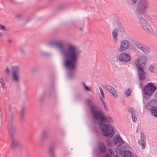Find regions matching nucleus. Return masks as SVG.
Instances as JSON below:
<instances>
[{
	"label": "nucleus",
	"instance_id": "bb28decb",
	"mask_svg": "<svg viewBox=\"0 0 157 157\" xmlns=\"http://www.w3.org/2000/svg\"><path fill=\"white\" fill-rule=\"evenodd\" d=\"M19 49L20 53L22 55H25V52L23 47L22 46H20L19 48Z\"/></svg>",
	"mask_w": 157,
	"mask_h": 157
},
{
	"label": "nucleus",
	"instance_id": "2eb2a0df",
	"mask_svg": "<svg viewBox=\"0 0 157 157\" xmlns=\"http://www.w3.org/2000/svg\"><path fill=\"white\" fill-rule=\"evenodd\" d=\"M113 142L118 147L124 144L125 142L119 134L116 135L114 136Z\"/></svg>",
	"mask_w": 157,
	"mask_h": 157
},
{
	"label": "nucleus",
	"instance_id": "c9c22d12",
	"mask_svg": "<svg viewBox=\"0 0 157 157\" xmlns=\"http://www.w3.org/2000/svg\"><path fill=\"white\" fill-rule=\"evenodd\" d=\"M99 89L100 90V93L101 95L103 97V98H105V95H104V94L103 92L102 89L101 88V87H99Z\"/></svg>",
	"mask_w": 157,
	"mask_h": 157
},
{
	"label": "nucleus",
	"instance_id": "6e6552de",
	"mask_svg": "<svg viewBox=\"0 0 157 157\" xmlns=\"http://www.w3.org/2000/svg\"><path fill=\"white\" fill-rule=\"evenodd\" d=\"M148 6V2L147 0H140L138 4V13H144L147 10Z\"/></svg>",
	"mask_w": 157,
	"mask_h": 157
},
{
	"label": "nucleus",
	"instance_id": "09e8293b",
	"mask_svg": "<svg viewBox=\"0 0 157 157\" xmlns=\"http://www.w3.org/2000/svg\"><path fill=\"white\" fill-rule=\"evenodd\" d=\"M32 70H33V71H36V70H35V69L34 68H33L32 69Z\"/></svg>",
	"mask_w": 157,
	"mask_h": 157
},
{
	"label": "nucleus",
	"instance_id": "cd10ccee",
	"mask_svg": "<svg viewBox=\"0 0 157 157\" xmlns=\"http://www.w3.org/2000/svg\"><path fill=\"white\" fill-rule=\"evenodd\" d=\"M100 99L102 102V104L103 105L105 109V110L106 111H108V108L107 107V105L106 104L104 101L101 97H100Z\"/></svg>",
	"mask_w": 157,
	"mask_h": 157
},
{
	"label": "nucleus",
	"instance_id": "4be33fe9",
	"mask_svg": "<svg viewBox=\"0 0 157 157\" xmlns=\"http://www.w3.org/2000/svg\"><path fill=\"white\" fill-rule=\"evenodd\" d=\"M49 95V96L51 97H54L55 96L56 93L54 89L53 83L50 86Z\"/></svg>",
	"mask_w": 157,
	"mask_h": 157
},
{
	"label": "nucleus",
	"instance_id": "58836bf2",
	"mask_svg": "<svg viewBox=\"0 0 157 157\" xmlns=\"http://www.w3.org/2000/svg\"><path fill=\"white\" fill-rule=\"evenodd\" d=\"M84 89L85 90L87 91H91V89H90V88H89V87H88L87 86H85L84 87Z\"/></svg>",
	"mask_w": 157,
	"mask_h": 157
},
{
	"label": "nucleus",
	"instance_id": "c03bdc74",
	"mask_svg": "<svg viewBox=\"0 0 157 157\" xmlns=\"http://www.w3.org/2000/svg\"><path fill=\"white\" fill-rule=\"evenodd\" d=\"M82 85H83V86H84V87L85 86H86V84H85V82H82Z\"/></svg>",
	"mask_w": 157,
	"mask_h": 157
},
{
	"label": "nucleus",
	"instance_id": "412c9836",
	"mask_svg": "<svg viewBox=\"0 0 157 157\" xmlns=\"http://www.w3.org/2000/svg\"><path fill=\"white\" fill-rule=\"evenodd\" d=\"M140 141L142 149H144L145 147L146 143L145 136L144 133H141Z\"/></svg>",
	"mask_w": 157,
	"mask_h": 157
},
{
	"label": "nucleus",
	"instance_id": "aec40b11",
	"mask_svg": "<svg viewBox=\"0 0 157 157\" xmlns=\"http://www.w3.org/2000/svg\"><path fill=\"white\" fill-rule=\"evenodd\" d=\"M98 147L100 152L103 154L106 153L107 149L104 144L102 142H100L98 145Z\"/></svg>",
	"mask_w": 157,
	"mask_h": 157
},
{
	"label": "nucleus",
	"instance_id": "b1692460",
	"mask_svg": "<svg viewBox=\"0 0 157 157\" xmlns=\"http://www.w3.org/2000/svg\"><path fill=\"white\" fill-rule=\"evenodd\" d=\"M150 110L152 115L157 117V107L155 106H152Z\"/></svg>",
	"mask_w": 157,
	"mask_h": 157
},
{
	"label": "nucleus",
	"instance_id": "a211bd4d",
	"mask_svg": "<svg viewBox=\"0 0 157 157\" xmlns=\"http://www.w3.org/2000/svg\"><path fill=\"white\" fill-rule=\"evenodd\" d=\"M120 154L122 157H133L132 153L128 150L121 151Z\"/></svg>",
	"mask_w": 157,
	"mask_h": 157
},
{
	"label": "nucleus",
	"instance_id": "f257e3e1",
	"mask_svg": "<svg viewBox=\"0 0 157 157\" xmlns=\"http://www.w3.org/2000/svg\"><path fill=\"white\" fill-rule=\"evenodd\" d=\"M48 45L51 47H57L63 52L64 64L66 68L71 71L75 69L81 51H78L76 47L71 44H69L67 49L64 51V46L65 44L62 42H51L48 44Z\"/></svg>",
	"mask_w": 157,
	"mask_h": 157
},
{
	"label": "nucleus",
	"instance_id": "5701e85b",
	"mask_svg": "<svg viewBox=\"0 0 157 157\" xmlns=\"http://www.w3.org/2000/svg\"><path fill=\"white\" fill-rule=\"evenodd\" d=\"M55 147L54 146L50 145L48 148V153L50 155V157H56L54 153Z\"/></svg>",
	"mask_w": 157,
	"mask_h": 157
},
{
	"label": "nucleus",
	"instance_id": "7ed1b4c3",
	"mask_svg": "<svg viewBox=\"0 0 157 157\" xmlns=\"http://www.w3.org/2000/svg\"><path fill=\"white\" fill-rule=\"evenodd\" d=\"M139 24L143 30L146 33L154 35L157 34V29L153 28L149 22L144 19H140Z\"/></svg>",
	"mask_w": 157,
	"mask_h": 157
},
{
	"label": "nucleus",
	"instance_id": "a878e982",
	"mask_svg": "<svg viewBox=\"0 0 157 157\" xmlns=\"http://www.w3.org/2000/svg\"><path fill=\"white\" fill-rule=\"evenodd\" d=\"M46 95V92L45 91L42 94L40 95L39 99V101L40 102H43L45 98Z\"/></svg>",
	"mask_w": 157,
	"mask_h": 157
},
{
	"label": "nucleus",
	"instance_id": "473e14b6",
	"mask_svg": "<svg viewBox=\"0 0 157 157\" xmlns=\"http://www.w3.org/2000/svg\"><path fill=\"white\" fill-rule=\"evenodd\" d=\"M131 116L133 122H136L137 120V118L135 115V113L132 114Z\"/></svg>",
	"mask_w": 157,
	"mask_h": 157
},
{
	"label": "nucleus",
	"instance_id": "6ab92c4d",
	"mask_svg": "<svg viewBox=\"0 0 157 157\" xmlns=\"http://www.w3.org/2000/svg\"><path fill=\"white\" fill-rule=\"evenodd\" d=\"M106 88L111 93L115 98H117L118 97L117 94L115 93H117V92L113 87L108 85L106 86Z\"/></svg>",
	"mask_w": 157,
	"mask_h": 157
},
{
	"label": "nucleus",
	"instance_id": "603ef678",
	"mask_svg": "<svg viewBox=\"0 0 157 157\" xmlns=\"http://www.w3.org/2000/svg\"><path fill=\"white\" fill-rule=\"evenodd\" d=\"M155 101L157 103V100H156Z\"/></svg>",
	"mask_w": 157,
	"mask_h": 157
},
{
	"label": "nucleus",
	"instance_id": "49530a36",
	"mask_svg": "<svg viewBox=\"0 0 157 157\" xmlns=\"http://www.w3.org/2000/svg\"><path fill=\"white\" fill-rule=\"evenodd\" d=\"M7 42L8 43H11L12 42V40H8L7 41Z\"/></svg>",
	"mask_w": 157,
	"mask_h": 157
},
{
	"label": "nucleus",
	"instance_id": "393cba45",
	"mask_svg": "<svg viewBox=\"0 0 157 157\" xmlns=\"http://www.w3.org/2000/svg\"><path fill=\"white\" fill-rule=\"evenodd\" d=\"M140 50L146 54H148L150 50L149 48L144 44L143 45L142 48H141Z\"/></svg>",
	"mask_w": 157,
	"mask_h": 157
},
{
	"label": "nucleus",
	"instance_id": "7c9ffc66",
	"mask_svg": "<svg viewBox=\"0 0 157 157\" xmlns=\"http://www.w3.org/2000/svg\"><path fill=\"white\" fill-rule=\"evenodd\" d=\"M0 82L1 83L2 87L3 89L5 88V84L4 83V81L2 78H0Z\"/></svg>",
	"mask_w": 157,
	"mask_h": 157
},
{
	"label": "nucleus",
	"instance_id": "c85d7f7f",
	"mask_svg": "<svg viewBox=\"0 0 157 157\" xmlns=\"http://www.w3.org/2000/svg\"><path fill=\"white\" fill-rule=\"evenodd\" d=\"M131 89L130 88L128 89L125 92V96L128 97L131 94Z\"/></svg>",
	"mask_w": 157,
	"mask_h": 157
},
{
	"label": "nucleus",
	"instance_id": "1a4fd4ad",
	"mask_svg": "<svg viewBox=\"0 0 157 157\" xmlns=\"http://www.w3.org/2000/svg\"><path fill=\"white\" fill-rule=\"evenodd\" d=\"M86 102L87 106L90 108L91 113L94 118L101 110L97 109V107L93 104L92 102L90 99H87L86 100Z\"/></svg>",
	"mask_w": 157,
	"mask_h": 157
},
{
	"label": "nucleus",
	"instance_id": "a18cd8bd",
	"mask_svg": "<svg viewBox=\"0 0 157 157\" xmlns=\"http://www.w3.org/2000/svg\"><path fill=\"white\" fill-rule=\"evenodd\" d=\"M136 1L137 0H132V2L133 4H135L136 3Z\"/></svg>",
	"mask_w": 157,
	"mask_h": 157
},
{
	"label": "nucleus",
	"instance_id": "79ce46f5",
	"mask_svg": "<svg viewBox=\"0 0 157 157\" xmlns=\"http://www.w3.org/2000/svg\"><path fill=\"white\" fill-rule=\"evenodd\" d=\"M94 132L97 135L98 134V132L97 129H95L94 130Z\"/></svg>",
	"mask_w": 157,
	"mask_h": 157
},
{
	"label": "nucleus",
	"instance_id": "a19ab883",
	"mask_svg": "<svg viewBox=\"0 0 157 157\" xmlns=\"http://www.w3.org/2000/svg\"><path fill=\"white\" fill-rule=\"evenodd\" d=\"M104 157H111V156L109 154H107L105 155Z\"/></svg>",
	"mask_w": 157,
	"mask_h": 157
},
{
	"label": "nucleus",
	"instance_id": "f704fd0d",
	"mask_svg": "<svg viewBox=\"0 0 157 157\" xmlns=\"http://www.w3.org/2000/svg\"><path fill=\"white\" fill-rule=\"evenodd\" d=\"M73 76V72L70 71L68 73V76L70 78H72Z\"/></svg>",
	"mask_w": 157,
	"mask_h": 157
},
{
	"label": "nucleus",
	"instance_id": "f8f14e48",
	"mask_svg": "<svg viewBox=\"0 0 157 157\" xmlns=\"http://www.w3.org/2000/svg\"><path fill=\"white\" fill-rule=\"evenodd\" d=\"M146 60L147 58L145 56H142L137 59L135 61L136 68L141 67L144 68Z\"/></svg>",
	"mask_w": 157,
	"mask_h": 157
},
{
	"label": "nucleus",
	"instance_id": "e433bc0d",
	"mask_svg": "<svg viewBox=\"0 0 157 157\" xmlns=\"http://www.w3.org/2000/svg\"><path fill=\"white\" fill-rule=\"evenodd\" d=\"M0 29L3 31H6V27L4 25H1L0 24Z\"/></svg>",
	"mask_w": 157,
	"mask_h": 157
},
{
	"label": "nucleus",
	"instance_id": "ddd939ff",
	"mask_svg": "<svg viewBox=\"0 0 157 157\" xmlns=\"http://www.w3.org/2000/svg\"><path fill=\"white\" fill-rule=\"evenodd\" d=\"M118 59L120 62L124 63H128L131 60L130 55L124 52L121 53L119 55Z\"/></svg>",
	"mask_w": 157,
	"mask_h": 157
},
{
	"label": "nucleus",
	"instance_id": "4c0bfd02",
	"mask_svg": "<svg viewBox=\"0 0 157 157\" xmlns=\"http://www.w3.org/2000/svg\"><path fill=\"white\" fill-rule=\"evenodd\" d=\"M107 142L108 146H112V144L111 143V141L109 140H107Z\"/></svg>",
	"mask_w": 157,
	"mask_h": 157
},
{
	"label": "nucleus",
	"instance_id": "3c124183",
	"mask_svg": "<svg viewBox=\"0 0 157 157\" xmlns=\"http://www.w3.org/2000/svg\"><path fill=\"white\" fill-rule=\"evenodd\" d=\"M114 157H120L118 155H115Z\"/></svg>",
	"mask_w": 157,
	"mask_h": 157
},
{
	"label": "nucleus",
	"instance_id": "72a5a7b5",
	"mask_svg": "<svg viewBox=\"0 0 157 157\" xmlns=\"http://www.w3.org/2000/svg\"><path fill=\"white\" fill-rule=\"evenodd\" d=\"M128 112L132 114H134V110L132 108H129L128 109Z\"/></svg>",
	"mask_w": 157,
	"mask_h": 157
},
{
	"label": "nucleus",
	"instance_id": "2f4dec72",
	"mask_svg": "<svg viewBox=\"0 0 157 157\" xmlns=\"http://www.w3.org/2000/svg\"><path fill=\"white\" fill-rule=\"evenodd\" d=\"M10 71L8 67H6L5 70V75L9 76L10 75Z\"/></svg>",
	"mask_w": 157,
	"mask_h": 157
},
{
	"label": "nucleus",
	"instance_id": "20e7f679",
	"mask_svg": "<svg viewBox=\"0 0 157 157\" xmlns=\"http://www.w3.org/2000/svg\"><path fill=\"white\" fill-rule=\"evenodd\" d=\"M156 89V87L152 82L148 83L144 86L143 87L144 99L146 100L149 99Z\"/></svg>",
	"mask_w": 157,
	"mask_h": 157
},
{
	"label": "nucleus",
	"instance_id": "dca6fc26",
	"mask_svg": "<svg viewBox=\"0 0 157 157\" xmlns=\"http://www.w3.org/2000/svg\"><path fill=\"white\" fill-rule=\"evenodd\" d=\"M129 46V43L126 40H123L121 43L119 51L123 52L128 49Z\"/></svg>",
	"mask_w": 157,
	"mask_h": 157
},
{
	"label": "nucleus",
	"instance_id": "f3484780",
	"mask_svg": "<svg viewBox=\"0 0 157 157\" xmlns=\"http://www.w3.org/2000/svg\"><path fill=\"white\" fill-rule=\"evenodd\" d=\"M25 109L26 107L25 106H22L21 107L19 117V121L21 123H22L23 122L25 117Z\"/></svg>",
	"mask_w": 157,
	"mask_h": 157
},
{
	"label": "nucleus",
	"instance_id": "37998d69",
	"mask_svg": "<svg viewBox=\"0 0 157 157\" xmlns=\"http://www.w3.org/2000/svg\"><path fill=\"white\" fill-rule=\"evenodd\" d=\"M3 36V33L1 32H0V38H1L2 36Z\"/></svg>",
	"mask_w": 157,
	"mask_h": 157
},
{
	"label": "nucleus",
	"instance_id": "8fccbe9b",
	"mask_svg": "<svg viewBox=\"0 0 157 157\" xmlns=\"http://www.w3.org/2000/svg\"><path fill=\"white\" fill-rule=\"evenodd\" d=\"M155 97L157 98V91H156L155 94Z\"/></svg>",
	"mask_w": 157,
	"mask_h": 157
},
{
	"label": "nucleus",
	"instance_id": "c756f323",
	"mask_svg": "<svg viewBox=\"0 0 157 157\" xmlns=\"http://www.w3.org/2000/svg\"><path fill=\"white\" fill-rule=\"evenodd\" d=\"M135 45L138 48L140 49L141 48H142V47H143V45H144V44L139 42H136L135 44Z\"/></svg>",
	"mask_w": 157,
	"mask_h": 157
},
{
	"label": "nucleus",
	"instance_id": "ea45409f",
	"mask_svg": "<svg viewBox=\"0 0 157 157\" xmlns=\"http://www.w3.org/2000/svg\"><path fill=\"white\" fill-rule=\"evenodd\" d=\"M153 66H151L149 67V70L151 72H153Z\"/></svg>",
	"mask_w": 157,
	"mask_h": 157
},
{
	"label": "nucleus",
	"instance_id": "de8ad7c7",
	"mask_svg": "<svg viewBox=\"0 0 157 157\" xmlns=\"http://www.w3.org/2000/svg\"><path fill=\"white\" fill-rule=\"evenodd\" d=\"M2 118V112H0V119Z\"/></svg>",
	"mask_w": 157,
	"mask_h": 157
},
{
	"label": "nucleus",
	"instance_id": "9d476101",
	"mask_svg": "<svg viewBox=\"0 0 157 157\" xmlns=\"http://www.w3.org/2000/svg\"><path fill=\"white\" fill-rule=\"evenodd\" d=\"M48 130L47 129H44L42 131L39 138V144L41 147L44 145V142L48 137Z\"/></svg>",
	"mask_w": 157,
	"mask_h": 157
},
{
	"label": "nucleus",
	"instance_id": "39448f33",
	"mask_svg": "<svg viewBox=\"0 0 157 157\" xmlns=\"http://www.w3.org/2000/svg\"><path fill=\"white\" fill-rule=\"evenodd\" d=\"M115 29L112 31V36L114 39H117L118 36H119L121 34L125 33L124 28L120 22H117L114 25Z\"/></svg>",
	"mask_w": 157,
	"mask_h": 157
},
{
	"label": "nucleus",
	"instance_id": "0eeeda50",
	"mask_svg": "<svg viewBox=\"0 0 157 157\" xmlns=\"http://www.w3.org/2000/svg\"><path fill=\"white\" fill-rule=\"evenodd\" d=\"M16 133V132H9L11 139V147L13 149L18 148L20 146L19 141L15 136Z\"/></svg>",
	"mask_w": 157,
	"mask_h": 157
},
{
	"label": "nucleus",
	"instance_id": "4468645a",
	"mask_svg": "<svg viewBox=\"0 0 157 157\" xmlns=\"http://www.w3.org/2000/svg\"><path fill=\"white\" fill-rule=\"evenodd\" d=\"M136 70L139 79L141 81H144L146 76V73L144 70V68L139 67L137 68Z\"/></svg>",
	"mask_w": 157,
	"mask_h": 157
},
{
	"label": "nucleus",
	"instance_id": "9b49d317",
	"mask_svg": "<svg viewBox=\"0 0 157 157\" xmlns=\"http://www.w3.org/2000/svg\"><path fill=\"white\" fill-rule=\"evenodd\" d=\"M12 69V75L13 80L18 83L20 82V78L18 75L19 69L18 66H14L11 67Z\"/></svg>",
	"mask_w": 157,
	"mask_h": 157
},
{
	"label": "nucleus",
	"instance_id": "864d4df0",
	"mask_svg": "<svg viewBox=\"0 0 157 157\" xmlns=\"http://www.w3.org/2000/svg\"><path fill=\"white\" fill-rule=\"evenodd\" d=\"M142 84H140V86H141Z\"/></svg>",
	"mask_w": 157,
	"mask_h": 157
},
{
	"label": "nucleus",
	"instance_id": "423d86ee",
	"mask_svg": "<svg viewBox=\"0 0 157 157\" xmlns=\"http://www.w3.org/2000/svg\"><path fill=\"white\" fill-rule=\"evenodd\" d=\"M9 110L10 112V114L9 117L10 121L8 132H16V127L15 124V116L11 110V107H10Z\"/></svg>",
	"mask_w": 157,
	"mask_h": 157
},
{
	"label": "nucleus",
	"instance_id": "f03ea898",
	"mask_svg": "<svg viewBox=\"0 0 157 157\" xmlns=\"http://www.w3.org/2000/svg\"><path fill=\"white\" fill-rule=\"evenodd\" d=\"M94 119L95 123L100 126L104 136L111 138L114 136L115 130L113 127L110 124H105L106 122L108 123L113 122L111 117H106L104 113L101 110Z\"/></svg>",
	"mask_w": 157,
	"mask_h": 157
}]
</instances>
